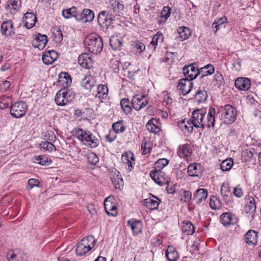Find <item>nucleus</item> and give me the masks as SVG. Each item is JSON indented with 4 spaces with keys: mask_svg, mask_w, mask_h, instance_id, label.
Wrapping results in <instances>:
<instances>
[{
    "mask_svg": "<svg viewBox=\"0 0 261 261\" xmlns=\"http://www.w3.org/2000/svg\"><path fill=\"white\" fill-rule=\"evenodd\" d=\"M171 9L169 6L164 7L161 11L160 16L157 18L159 24L165 23L171 15Z\"/></svg>",
    "mask_w": 261,
    "mask_h": 261,
    "instance_id": "c85d7f7f",
    "label": "nucleus"
},
{
    "mask_svg": "<svg viewBox=\"0 0 261 261\" xmlns=\"http://www.w3.org/2000/svg\"><path fill=\"white\" fill-rule=\"evenodd\" d=\"M234 215L230 212L223 213L220 216V221L225 226L230 225L233 223Z\"/></svg>",
    "mask_w": 261,
    "mask_h": 261,
    "instance_id": "f704fd0d",
    "label": "nucleus"
},
{
    "mask_svg": "<svg viewBox=\"0 0 261 261\" xmlns=\"http://www.w3.org/2000/svg\"><path fill=\"white\" fill-rule=\"evenodd\" d=\"M164 40V36L163 34L158 32L155 35L152 37V41L150 42L149 47L150 48H152L153 50H155L156 46L159 43H162Z\"/></svg>",
    "mask_w": 261,
    "mask_h": 261,
    "instance_id": "4c0bfd02",
    "label": "nucleus"
},
{
    "mask_svg": "<svg viewBox=\"0 0 261 261\" xmlns=\"http://www.w3.org/2000/svg\"><path fill=\"white\" fill-rule=\"evenodd\" d=\"M58 58V54L55 50L45 51L42 55V61L45 64H50Z\"/></svg>",
    "mask_w": 261,
    "mask_h": 261,
    "instance_id": "4be33fe9",
    "label": "nucleus"
},
{
    "mask_svg": "<svg viewBox=\"0 0 261 261\" xmlns=\"http://www.w3.org/2000/svg\"><path fill=\"white\" fill-rule=\"evenodd\" d=\"M222 115L224 122L226 124H231L236 119L237 111L231 105H226L224 106Z\"/></svg>",
    "mask_w": 261,
    "mask_h": 261,
    "instance_id": "423d86ee",
    "label": "nucleus"
},
{
    "mask_svg": "<svg viewBox=\"0 0 261 261\" xmlns=\"http://www.w3.org/2000/svg\"><path fill=\"white\" fill-rule=\"evenodd\" d=\"M95 244V240L92 236L83 238L77 244L76 253L80 256L85 255L94 247Z\"/></svg>",
    "mask_w": 261,
    "mask_h": 261,
    "instance_id": "39448f33",
    "label": "nucleus"
},
{
    "mask_svg": "<svg viewBox=\"0 0 261 261\" xmlns=\"http://www.w3.org/2000/svg\"><path fill=\"white\" fill-rule=\"evenodd\" d=\"M34 159L38 164L43 166L49 165L51 162V160L50 158L43 155L35 156Z\"/></svg>",
    "mask_w": 261,
    "mask_h": 261,
    "instance_id": "49530a36",
    "label": "nucleus"
},
{
    "mask_svg": "<svg viewBox=\"0 0 261 261\" xmlns=\"http://www.w3.org/2000/svg\"><path fill=\"white\" fill-rule=\"evenodd\" d=\"M224 84V80L222 74L217 71L212 81L211 85L216 88H219Z\"/></svg>",
    "mask_w": 261,
    "mask_h": 261,
    "instance_id": "72a5a7b5",
    "label": "nucleus"
},
{
    "mask_svg": "<svg viewBox=\"0 0 261 261\" xmlns=\"http://www.w3.org/2000/svg\"><path fill=\"white\" fill-rule=\"evenodd\" d=\"M215 109L210 108L206 115V120H205V109H197L193 112L190 120L192 121L194 126L197 128L213 127L215 121Z\"/></svg>",
    "mask_w": 261,
    "mask_h": 261,
    "instance_id": "f257e3e1",
    "label": "nucleus"
},
{
    "mask_svg": "<svg viewBox=\"0 0 261 261\" xmlns=\"http://www.w3.org/2000/svg\"><path fill=\"white\" fill-rule=\"evenodd\" d=\"M178 34V37L181 41L187 39L191 34V31L189 29L186 27H179L177 29Z\"/></svg>",
    "mask_w": 261,
    "mask_h": 261,
    "instance_id": "473e14b6",
    "label": "nucleus"
},
{
    "mask_svg": "<svg viewBox=\"0 0 261 261\" xmlns=\"http://www.w3.org/2000/svg\"><path fill=\"white\" fill-rule=\"evenodd\" d=\"M84 44L87 49L94 54L100 53L103 47L101 38L95 34L87 35L85 39Z\"/></svg>",
    "mask_w": 261,
    "mask_h": 261,
    "instance_id": "f03ea898",
    "label": "nucleus"
},
{
    "mask_svg": "<svg viewBox=\"0 0 261 261\" xmlns=\"http://www.w3.org/2000/svg\"><path fill=\"white\" fill-rule=\"evenodd\" d=\"M144 96L136 95L133 98L132 105L133 107L137 111H139L141 109L146 107L148 103V100H144Z\"/></svg>",
    "mask_w": 261,
    "mask_h": 261,
    "instance_id": "9b49d317",
    "label": "nucleus"
},
{
    "mask_svg": "<svg viewBox=\"0 0 261 261\" xmlns=\"http://www.w3.org/2000/svg\"><path fill=\"white\" fill-rule=\"evenodd\" d=\"M120 105L124 112L126 114L130 112L132 109L130 106V102L128 99H122L120 101Z\"/></svg>",
    "mask_w": 261,
    "mask_h": 261,
    "instance_id": "864d4df0",
    "label": "nucleus"
},
{
    "mask_svg": "<svg viewBox=\"0 0 261 261\" xmlns=\"http://www.w3.org/2000/svg\"><path fill=\"white\" fill-rule=\"evenodd\" d=\"M210 206L213 210H219L222 207V203L218 197L213 196L210 199Z\"/></svg>",
    "mask_w": 261,
    "mask_h": 261,
    "instance_id": "37998d69",
    "label": "nucleus"
},
{
    "mask_svg": "<svg viewBox=\"0 0 261 261\" xmlns=\"http://www.w3.org/2000/svg\"><path fill=\"white\" fill-rule=\"evenodd\" d=\"M82 20L85 22H91L94 17L93 11L90 9H84L81 15Z\"/></svg>",
    "mask_w": 261,
    "mask_h": 261,
    "instance_id": "a19ab883",
    "label": "nucleus"
},
{
    "mask_svg": "<svg viewBox=\"0 0 261 261\" xmlns=\"http://www.w3.org/2000/svg\"><path fill=\"white\" fill-rule=\"evenodd\" d=\"M18 0H9L8 2V7L10 9L16 10L19 8Z\"/></svg>",
    "mask_w": 261,
    "mask_h": 261,
    "instance_id": "e2e57ef3",
    "label": "nucleus"
},
{
    "mask_svg": "<svg viewBox=\"0 0 261 261\" xmlns=\"http://www.w3.org/2000/svg\"><path fill=\"white\" fill-rule=\"evenodd\" d=\"M183 72L185 76L189 77L192 81L200 74L199 69H197L195 64H192L183 68Z\"/></svg>",
    "mask_w": 261,
    "mask_h": 261,
    "instance_id": "ddd939ff",
    "label": "nucleus"
},
{
    "mask_svg": "<svg viewBox=\"0 0 261 261\" xmlns=\"http://www.w3.org/2000/svg\"><path fill=\"white\" fill-rule=\"evenodd\" d=\"M75 135L85 145L91 148H95L99 143V140L90 132L79 128L75 130Z\"/></svg>",
    "mask_w": 261,
    "mask_h": 261,
    "instance_id": "7ed1b4c3",
    "label": "nucleus"
},
{
    "mask_svg": "<svg viewBox=\"0 0 261 261\" xmlns=\"http://www.w3.org/2000/svg\"><path fill=\"white\" fill-rule=\"evenodd\" d=\"M114 21V19L112 15L107 14L105 11L100 12L98 16V23L107 28L112 27Z\"/></svg>",
    "mask_w": 261,
    "mask_h": 261,
    "instance_id": "9d476101",
    "label": "nucleus"
},
{
    "mask_svg": "<svg viewBox=\"0 0 261 261\" xmlns=\"http://www.w3.org/2000/svg\"><path fill=\"white\" fill-rule=\"evenodd\" d=\"M193 151V146L191 144H185L179 146L178 154L181 158L189 157Z\"/></svg>",
    "mask_w": 261,
    "mask_h": 261,
    "instance_id": "5701e85b",
    "label": "nucleus"
},
{
    "mask_svg": "<svg viewBox=\"0 0 261 261\" xmlns=\"http://www.w3.org/2000/svg\"><path fill=\"white\" fill-rule=\"evenodd\" d=\"M47 38L46 35L38 34L32 41L33 46L39 49H43L47 44Z\"/></svg>",
    "mask_w": 261,
    "mask_h": 261,
    "instance_id": "2eb2a0df",
    "label": "nucleus"
},
{
    "mask_svg": "<svg viewBox=\"0 0 261 261\" xmlns=\"http://www.w3.org/2000/svg\"><path fill=\"white\" fill-rule=\"evenodd\" d=\"M200 74H201V80L202 82L206 81L207 76L211 75L215 71V68L212 64H207L199 69Z\"/></svg>",
    "mask_w": 261,
    "mask_h": 261,
    "instance_id": "b1692460",
    "label": "nucleus"
},
{
    "mask_svg": "<svg viewBox=\"0 0 261 261\" xmlns=\"http://www.w3.org/2000/svg\"><path fill=\"white\" fill-rule=\"evenodd\" d=\"M40 146L41 149H43L44 150L52 151H55L56 150V147L55 145L51 143L48 141H44L42 142L40 144Z\"/></svg>",
    "mask_w": 261,
    "mask_h": 261,
    "instance_id": "603ef678",
    "label": "nucleus"
},
{
    "mask_svg": "<svg viewBox=\"0 0 261 261\" xmlns=\"http://www.w3.org/2000/svg\"><path fill=\"white\" fill-rule=\"evenodd\" d=\"M195 97L198 103L204 102L207 97V93L204 90H199L196 92Z\"/></svg>",
    "mask_w": 261,
    "mask_h": 261,
    "instance_id": "a18cd8bd",
    "label": "nucleus"
},
{
    "mask_svg": "<svg viewBox=\"0 0 261 261\" xmlns=\"http://www.w3.org/2000/svg\"><path fill=\"white\" fill-rule=\"evenodd\" d=\"M108 93V88L104 85H100L97 87V93L96 97L100 99L106 98Z\"/></svg>",
    "mask_w": 261,
    "mask_h": 261,
    "instance_id": "ea45409f",
    "label": "nucleus"
},
{
    "mask_svg": "<svg viewBox=\"0 0 261 261\" xmlns=\"http://www.w3.org/2000/svg\"><path fill=\"white\" fill-rule=\"evenodd\" d=\"M233 193L237 197H241L243 195L242 189L239 187H235L233 189Z\"/></svg>",
    "mask_w": 261,
    "mask_h": 261,
    "instance_id": "774afa93",
    "label": "nucleus"
},
{
    "mask_svg": "<svg viewBox=\"0 0 261 261\" xmlns=\"http://www.w3.org/2000/svg\"><path fill=\"white\" fill-rule=\"evenodd\" d=\"M96 81L95 79L91 75H86L82 80V85L86 89L90 91L95 87Z\"/></svg>",
    "mask_w": 261,
    "mask_h": 261,
    "instance_id": "cd10ccee",
    "label": "nucleus"
},
{
    "mask_svg": "<svg viewBox=\"0 0 261 261\" xmlns=\"http://www.w3.org/2000/svg\"><path fill=\"white\" fill-rule=\"evenodd\" d=\"M227 23V19L226 17L218 18L215 20L213 23V27L216 29L215 32H217L223 25Z\"/></svg>",
    "mask_w": 261,
    "mask_h": 261,
    "instance_id": "c03bdc74",
    "label": "nucleus"
},
{
    "mask_svg": "<svg viewBox=\"0 0 261 261\" xmlns=\"http://www.w3.org/2000/svg\"><path fill=\"white\" fill-rule=\"evenodd\" d=\"M112 182L116 189H121L123 186V181L119 172L115 169L111 171Z\"/></svg>",
    "mask_w": 261,
    "mask_h": 261,
    "instance_id": "4468645a",
    "label": "nucleus"
},
{
    "mask_svg": "<svg viewBox=\"0 0 261 261\" xmlns=\"http://www.w3.org/2000/svg\"><path fill=\"white\" fill-rule=\"evenodd\" d=\"M89 163L92 165H95L99 161L97 156L93 152H90L87 155Z\"/></svg>",
    "mask_w": 261,
    "mask_h": 261,
    "instance_id": "13d9d810",
    "label": "nucleus"
},
{
    "mask_svg": "<svg viewBox=\"0 0 261 261\" xmlns=\"http://www.w3.org/2000/svg\"><path fill=\"white\" fill-rule=\"evenodd\" d=\"M159 124V122L157 119L152 118L148 121L146 127L150 132L157 134L161 130Z\"/></svg>",
    "mask_w": 261,
    "mask_h": 261,
    "instance_id": "bb28decb",
    "label": "nucleus"
},
{
    "mask_svg": "<svg viewBox=\"0 0 261 261\" xmlns=\"http://www.w3.org/2000/svg\"><path fill=\"white\" fill-rule=\"evenodd\" d=\"M9 106V98L8 97H5L2 96L0 97V108L2 109L8 108Z\"/></svg>",
    "mask_w": 261,
    "mask_h": 261,
    "instance_id": "680f3d73",
    "label": "nucleus"
},
{
    "mask_svg": "<svg viewBox=\"0 0 261 261\" xmlns=\"http://www.w3.org/2000/svg\"><path fill=\"white\" fill-rule=\"evenodd\" d=\"M188 174L192 177L198 176L200 173V168H198L196 164H191L188 167Z\"/></svg>",
    "mask_w": 261,
    "mask_h": 261,
    "instance_id": "79ce46f5",
    "label": "nucleus"
},
{
    "mask_svg": "<svg viewBox=\"0 0 261 261\" xmlns=\"http://www.w3.org/2000/svg\"><path fill=\"white\" fill-rule=\"evenodd\" d=\"M78 63L82 67L90 69L93 66V62L87 54H83L78 58Z\"/></svg>",
    "mask_w": 261,
    "mask_h": 261,
    "instance_id": "6ab92c4d",
    "label": "nucleus"
},
{
    "mask_svg": "<svg viewBox=\"0 0 261 261\" xmlns=\"http://www.w3.org/2000/svg\"><path fill=\"white\" fill-rule=\"evenodd\" d=\"M55 38L57 42H61L63 39L62 33L60 29L58 28L56 32L54 33Z\"/></svg>",
    "mask_w": 261,
    "mask_h": 261,
    "instance_id": "69168bd1",
    "label": "nucleus"
},
{
    "mask_svg": "<svg viewBox=\"0 0 261 261\" xmlns=\"http://www.w3.org/2000/svg\"><path fill=\"white\" fill-rule=\"evenodd\" d=\"M39 182L38 180L31 178L28 181L27 188L29 190L32 189L35 186H38Z\"/></svg>",
    "mask_w": 261,
    "mask_h": 261,
    "instance_id": "0e129e2a",
    "label": "nucleus"
},
{
    "mask_svg": "<svg viewBox=\"0 0 261 261\" xmlns=\"http://www.w3.org/2000/svg\"><path fill=\"white\" fill-rule=\"evenodd\" d=\"M127 224L131 227L134 235H137L141 232L142 225L140 221L132 219L128 221Z\"/></svg>",
    "mask_w": 261,
    "mask_h": 261,
    "instance_id": "a878e982",
    "label": "nucleus"
},
{
    "mask_svg": "<svg viewBox=\"0 0 261 261\" xmlns=\"http://www.w3.org/2000/svg\"><path fill=\"white\" fill-rule=\"evenodd\" d=\"M152 148V144L149 141H144L142 143L141 149L142 150V154H146L150 152Z\"/></svg>",
    "mask_w": 261,
    "mask_h": 261,
    "instance_id": "5fc2aeb1",
    "label": "nucleus"
},
{
    "mask_svg": "<svg viewBox=\"0 0 261 261\" xmlns=\"http://www.w3.org/2000/svg\"><path fill=\"white\" fill-rule=\"evenodd\" d=\"M151 178L159 185L163 186L168 182V177L161 170L155 169L150 173Z\"/></svg>",
    "mask_w": 261,
    "mask_h": 261,
    "instance_id": "6e6552de",
    "label": "nucleus"
},
{
    "mask_svg": "<svg viewBox=\"0 0 261 261\" xmlns=\"http://www.w3.org/2000/svg\"><path fill=\"white\" fill-rule=\"evenodd\" d=\"M110 44L114 50H120L123 43L121 38L117 36H113L110 40Z\"/></svg>",
    "mask_w": 261,
    "mask_h": 261,
    "instance_id": "e433bc0d",
    "label": "nucleus"
},
{
    "mask_svg": "<svg viewBox=\"0 0 261 261\" xmlns=\"http://www.w3.org/2000/svg\"><path fill=\"white\" fill-rule=\"evenodd\" d=\"M220 192L223 197L227 196L228 194L230 192L229 184L228 183H223L221 186Z\"/></svg>",
    "mask_w": 261,
    "mask_h": 261,
    "instance_id": "bf43d9fd",
    "label": "nucleus"
},
{
    "mask_svg": "<svg viewBox=\"0 0 261 261\" xmlns=\"http://www.w3.org/2000/svg\"><path fill=\"white\" fill-rule=\"evenodd\" d=\"M77 15L76 8L73 7L71 8L64 10L62 11V15L65 18H69L71 17H75Z\"/></svg>",
    "mask_w": 261,
    "mask_h": 261,
    "instance_id": "09e8293b",
    "label": "nucleus"
},
{
    "mask_svg": "<svg viewBox=\"0 0 261 261\" xmlns=\"http://www.w3.org/2000/svg\"><path fill=\"white\" fill-rule=\"evenodd\" d=\"M121 160L123 164L127 166V169L130 171L135 164L134 154L132 152H127L122 155Z\"/></svg>",
    "mask_w": 261,
    "mask_h": 261,
    "instance_id": "a211bd4d",
    "label": "nucleus"
},
{
    "mask_svg": "<svg viewBox=\"0 0 261 261\" xmlns=\"http://www.w3.org/2000/svg\"><path fill=\"white\" fill-rule=\"evenodd\" d=\"M257 232L253 230H249L245 235L246 242L249 245H255L257 243Z\"/></svg>",
    "mask_w": 261,
    "mask_h": 261,
    "instance_id": "c756f323",
    "label": "nucleus"
},
{
    "mask_svg": "<svg viewBox=\"0 0 261 261\" xmlns=\"http://www.w3.org/2000/svg\"><path fill=\"white\" fill-rule=\"evenodd\" d=\"M114 200V197L111 195L109 196L105 199L104 202L105 209L107 213V212L110 210L112 206L114 205V203L113 202Z\"/></svg>",
    "mask_w": 261,
    "mask_h": 261,
    "instance_id": "6e6d98bb",
    "label": "nucleus"
},
{
    "mask_svg": "<svg viewBox=\"0 0 261 261\" xmlns=\"http://www.w3.org/2000/svg\"><path fill=\"white\" fill-rule=\"evenodd\" d=\"M192 198V193L189 191H184L183 198L184 201L186 202H189Z\"/></svg>",
    "mask_w": 261,
    "mask_h": 261,
    "instance_id": "338daca9",
    "label": "nucleus"
},
{
    "mask_svg": "<svg viewBox=\"0 0 261 261\" xmlns=\"http://www.w3.org/2000/svg\"><path fill=\"white\" fill-rule=\"evenodd\" d=\"M193 87V82L190 80L187 79H182L178 82L177 88L179 92L186 95L188 94L192 90Z\"/></svg>",
    "mask_w": 261,
    "mask_h": 261,
    "instance_id": "1a4fd4ad",
    "label": "nucleus"
},
{
    "mask_svg": "<svg viewBox=\"0 0 261 261\" xmlns=\"http://www.w3.org/2000/svg\"><path fill=\"white\" fill-rule=\"evenodd\" d=\"M166 255L170 261H175L178 258V254L175 248L169 246L166 251Z\"/></svg>",
    "mask_w": 261,
    "mask_h": 261,
    "instance_id": "c9c22d12",
    "label": "nucleus"
},
{
    "mask_svg": "<svg viewBox=\"0 0 261 261\" xmlns=\"http://www.w3.org/2000/svg\"><path fill=\"white\" fill-rule=\"evenodd\" d=\"M116 134L113 129L109 130V133L105 136L106 140L109 142H113L117 137Z\"/></svg>",
    "mask_w": 261,
    "mask_h": 261,
    "instance_id": "052dcab7",
    "label": "nucleus"
},
{
    "mask_svg": "<svg viewBox=\"0 0 261 261\" xmlns=\"http://www.w3.org/2000/svg\"><path fill=\"white\" fill-rule=\"evenodd\" d=\"M244 211L246 213L250 214L253 218L254 214L256 211V204L255 199L253 197L248 195L246 198Z\"/></svg>",
    "mask_w": 261,
    "mask_h": 261,
    "instance_id": "dca6fc26",
    "label": "nucleus"
},
{
    "mask_svg": "<svg viewBox=\"0 0 261 261\" xmlns=\"http://www.w3.org/2000/svg\"><path fill=\"white\" fill-rule=\"evenodd\" d=\"M236 87L240 90H248L251 86V82L249 79L238 77L234 82Z\"/></svg>",
    "mask_w": 261,
    "mask_h": 261,
    "instance_id": "f3484780",
    "label": "nucleus"
},
{
    "mask_svg": "<svg viewBox=\"0 0 261 261\" xmlns=\"http://www.w3.org/2000/svg\"><path fill=\"white\" fill-rule=\"evenodd\" d=\"M233 163V160L231 159L225 160L221 163V169L223 171H228L231 168Z\"/></svg>",
    "mask_w": 261,
    "mask_h": 261,
    "instance_id": "3c124183",
    "label": "nucleus"
},
{
    "mask_svg": "<svg viewBox=\"0 0 261 261\" xmlns=\"http://www.w3.org/2000/svg\"><path fill=\"white\" fill-rule=\"evenodd\" d=\"M169 163V161L166 159H160L155 163V169L161 170Z\"/></svg>",
    "mask_w": 261,
    "mask_h": 261,
    "instance_id": "4d7b16f0",
    "label": "nucleus"
},
{
    "mask_svg": "<svg viewBox=\"0 0 261 261\" xmlns=\"http://www.w3.org/2000/svg\"><path fill=\"white\" fill-rule=\"evenodd\" d=\"M207 196V192L204 189H199L194 194L193 199L197 203L205 200Z\"/></svg>",
    "mask_w": 261,
    "mask_h": 261,
    "instance_id": "2f4dec72",
    "label": "nucleus"
},
{
    "mask_svg": "<svg viewBox=\"0 0 261 261\" xmlns=\"http://www.w3.org/2000/svg\"><path fill=\"white\" fill-rule=\"evenodd\" d=\"M181 230L185 234L191 235L194 232L195 228L190 221H184L181 226Z\"/></svg>",
    "mask_w": 261,
    "mask_h": 261,
    "instance_id": "58836bf2",
    "label": "nucleus"
},
{
    "mask_svg": "<svg viewBox=\"0 0 261 261\" xmlns=\"http://www.w3.org/2000/svg\"><path fill=\"white\" fill-rule=\"evenodd\" d=\"M27 110V105L24 102L20 101L15 102L12 105L10 113L15 118H21L25 115Z\"/></svg>",
    "mask_w": 261,
    "mask_h": 261,
    "instance_id": "0eeeda50",
    "label": "nucleus"
},
{
    "mask_svg": "<svg viewBox=\"0 0 261 261\" xmlns=\"http://www.w3.org/2000/svg\"><path fill=\"white\" fill-rule=\"evenodd\" d=\"M1 31L3 34L10 36L14 34V29L12 21L3 22L1 25Z\"/></svg>",
    "mask_w": 261,
    "mask_h": 261,
    "instance_id": "393cba45",
    "label": "nucleus"
},
{
    "mask_svg": "<svg viewBox=\"0 0 261 261\" xmlns=\"http://www.w3.org/2000/svg\"><path fill=\"white\" fill-rule=\"evenodd\" d=\"M113 129L117 133H122L126 129L122 121H119L114 123L112 125Z\"/></svg>",
    "mask_w": 261,
    "mask_h": 261,
    "instance_id": "8fccbe9b",
    "label": "nucleus"
},
{
    "mask_svg": "<svg viewBox=\"0 0 261 261\" xmlns=\"http://www.w3.org/2000/svg\"><path fill=\"white\" fill-rule=\"evenodd\" d=\"M193 126L194 125L190 119L187 120L185 119L178 124L179 127L185 133L192 132L193 129Z\"/></svg>",
    "mask_w": 261,
    "mask_h": 261,
    "instance_id": "7c9ffc66",
    "label": "nucleus"
},
{
    "mask_svg": "<svg viewBox=\"0 0 261 261\" xmlns=\"http://www.w3.org/2000/svg\"><path fill=\"white\" fill-rule=\"evenodd\" d=\"M161 202V200L157 197L153 196L152 198H148L143 200V205L147 208L150 210H154L158 208Z\"/></svg>",
    "mask_w": 261,
    "mask_h": 261,
    "instance_id": "aec40b11",
    "label": "nucleus"
},
{
    "mask_svg": "<svg viewBox=\"0 0 261 261\" xmlns=\"http://www.w3.org/2000/svg\"><path fill=\"white\" fill-rule=\"evenodd\" d=\"M111 8L115 13H119L124 9V5L116 0H112L110 2Z\"/></svg>",
    "mask_w": 261,
    "mask_h": 261,
    "instance_id": "de8ad7c7",
    "label": "nucleus"
},
{
    "mask_svg": "<svg viewBox=\"0 0 261 261\" xmlns=\"http://www.w3.org/2000/svg\"><path fill=\"white\" fill-rule=\"evenodd\" d=\"M71 82V77L68 73L62 72L59 74L58 84L62 87V89H69Z\"/></svg>",
    "mask_w": 261,
    "mask_h": 261,
    "instance_id": "f8f14e48",
    "label": "nucleus"
},
{
    "mask_svg": "<svg viewBox=\"0 0 261 261\" xmlns=\"http://www.w3.org/2000/svg\"><path fill=\"white\" fill-rule=\"evenodd\" d=\"M37 17L33 13H26L23 17L24 25L27 29L33 28L36 22Z\"/></svg>",
    "mask_w": 261,
    "mask_h": 261,
    "instance_id": "412c9836",
    "label": "nucleus"
},
{
    "mask_svg": "<svg viewBox=\"0 0 261 261\" xmlns=\"http://www.w3.org/2000/svg\"><path fill=\"white\" fill-rule=\"evenodd\" d=\"M75 97V94L71 89H61L58 91L55 96L57 105L64 106L72 101Z\"/></svg>",
    "mask_w": 261,
    "mask_h": 261,
    "instance_id": "20e7f679",
    "label": "nucleus"
}]
</instances>
